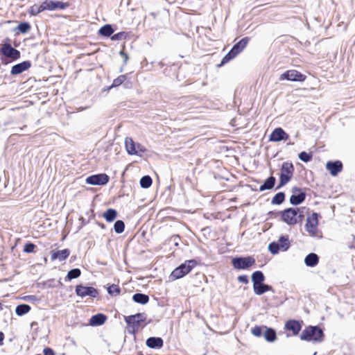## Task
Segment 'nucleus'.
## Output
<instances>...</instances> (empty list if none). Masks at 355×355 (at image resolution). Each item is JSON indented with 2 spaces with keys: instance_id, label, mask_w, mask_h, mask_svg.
<instances>
[{
  "instance_id": "8",
  "label": "nucleus",
  "mask_w": 355,
  "mask_h": 355,
  "mask_svg": "<svg viewBox=\"0 0 355 355\" xmlns=\"http://www.w3.org/2000/svg\"><path fill=\"white\" fill-rule=\"evenodd\" d=\"M1 51L4 56L12 60L19 59L21 55L19 51L13 48L10 44H3Z\"/></svg>"
},
{
  "instance_id": "7",
  "label": "nucleus",
  "mask_w": 355,
  "mask_h": 355,
  "mask_svg": "<svg viewBox=\"0 0 355 355\" xmlns=\"http://www.w3.org/2000/svg\"><path fill=\"white\" fill-rule=\"evenodd\" d=\"M76 293L78 296L81 297L89 296L94 298L98 295V292L95 288L92 286H85L81 284L76 286Z\"/></svg>"
},
{
  "instance_id": "14",
  "label": "nucleus",
  "mask_w": 355,
  "mask_h": 355,
  "mask_svg": "<svg viewBox=\"0 0 355 355\" xmlns=\"http://www.w3.org/2000/svg\"><path fill=\"white\" fill-rule=\"evenodd\" d=\"M31 67V62L29 60L24 61L21 63L12 66L10 73L13 76L20 74L28 70Z\"/></svg>"
},
{
  "instance_id": "31",
  "label": "nucleus",
  "mask_w": 355,
  "mask_h": 355,
  "mask_svg": "<svg viewBox=\"0 0 355 355\" xmlns=\"http://www.w3.org/2000/svg\"><path fill=\"white\" fill-rule=\"evenodd\" d=\"M31 310V306L28 304H22L18 305L15 309V313L17 315L21 316L27 313H28Z\"/></svg>"
},
{
  "instance_id": "47",
  "label": "nucleus",
  "mask_w": 355,
  "mask_h": 355,
  "mask_svg": "<svg viewBox=\"0 0 355 355\" xmlns=\"http://www.w3.org/2000/svg\"><path fill=\"white\" fill-rule=\"evenodd\" d=\"M141 324L144 322L146 319V315L144 313H137L135 315H132Z\"/></svg>"
},
{
  "instance_id": "4",
  "label": "nucleus",
  "mask_w": 355,
  "mask_h": 355,
  "mask_svg": "<svg viewBox=\"0 0 355 355\" xmlns=\"http://www.w3.org/2000/svg\"><path fill=\"white\" fill-rule=\"evenodd\" d=\"M293 173V164L291 162H284L281 168L279 184L276 189H279L286 184L292 179Z\"/></svg>"
},
{
  "instance_id": "33",
  "label": "nucleus",
  "mask_w": 355,
  "mask_h": 355,
  "mask_svg": "<svg viewBox=\"0 0 355 355\" xmlns=\"http://www.w3.org/2000/svg\"><path fill=\"white\" fill-rule=\"evenodd\" d=\"M277 243H279L281 250L283 251L287 250L290 247V242L288 236H280Z\"/></svg>"
},
{
  "instance_id": "19",
  "label": "nucleus",
  "mask_w": 355,
  "mask_h": 355,
  "mask_svg": "<svg viewBox=\"0 0 355 355\" xmlns=\"http://www.w3.org/2000/svg\"><path fill=\"white\" fill-rule=\"evenodd\" d=\"M250 39L248 37H243L239 42L235 44L232 49V53H234L235 55H237L239 53H241L245 47L247 46Z\"/></svg>"
},
{
  "instance_id": "36",
  "label": "nucleus",
  "mask_w": 355,
  "mask_h": 355,
  "mask_svg": "<svg viewBox=\"0 0 355 355\" xmlns=\"http://www.w3.org/2000/svg\"><path fill=\"white\" fill-rule=\"evenodd\" d=\"M285 200V194L284 192H279L275 194V196L272 199V204L273 205H280Z\"/></svg>"
},
{
  "instance_id": "29",
  "label": "nucleus",
  "mask_w": 355,
  "mask_h": 355,
  "mask_svg": "<svg viewBox=\"0 0 355 355\" xmlns=\"http://www.w3.org/2000/svg\"><path fill=\"white\" fill-rule=\"evenodd\" d=\"M266 331L264 332V338L268 342H273L276 340V332L272 328H267L266 327Z\"/></svg>"
},
{
  "instance_id": "2",
  "label": "nucleus",
  "mask_w": 355,
  "mask_h": 355,
  "mask_svg": "<svg viewBox=\"0 0 355 355\" xmlns=\"http://www.w3.org/2000/svg\"><path fill=\"white\" fill-rule=\"evenodd\" d=\"M300 338L303 340L321 342L324 338V333L318 326H309L302 331Z\"/></svg>"
},
{
  "instance_id": "16",
  "label": "nucleus",
  "mask_w": 355,
  "mask_h": 355,
  "mask_svg": "<svg viewBox=\"0 0 355 355\" xmlns=\"http://www.w3.org/2000/svg\"><path fill=\"white\" fill-rule=\"evenodd\" d=\"M51 260L58 259L60 261L66 260L70 254V250L64 249L62 250H53L51 252Z\"/></svg>"
},
{
  "instance_id": "28",
  "label": "nucleus",
  "mask_w": 355,
  "mask_h": 355,
  "mask_svg": "<svg viewBox=\"0 0 355 355\" xmlns=\"http://www.w3.org/2000/svg\"><path fill=\"white\" fill-rule=\"evenodd\" d=\"M113 33L114 29L110 24L103 26L98 31V34L105 37H110Z\"/></svg>"
},
{
  "instance_id": "43",
  "label": "nucleus",
  "mask_w": 355,
  "mask_h": 355,
  "mask_svg": "<svg viewBox=\"0 0 355 355\" xmlns=\"http://www.w3.org/2000/svg\"><path fill=\"white\" fill-rule=\"evenodd\" d=\"M236 55H234V53H232V51H230L227 55H225V56L223 58L219 66H221V65H223L225 64V63L228 62L229 61H230L232 59H233L234 58H235Z\"/></svg>"
},
{
  "instance_id": "39",
  "label": "nucleus",
  "mask_w": 355,
  "mask_h": 355,
  "mask_svg": "<svg viewBox=\"0 0 355 355\" xmlns=\"http://www.w3.org/2000/svg\"><path fill=\"white\" fill-rule=\"evenodd\" d=\"M127 78L126 75H121L113 80L111 87L121 85Z\"/></svg>"
},
{
  "instance_id": "21",
  "label": "nucleus",
  "mask_w": 355,
  "mask_h": 355,
  "mask_svg": "<svg viewBox=\"0 0 355 355\" xmlns=\"http://www.w3.org/2000/svg\"><path fill=\"white\" fill-rule=\"evenodd\" d=\"M107 320L105 315L103 313H98L93 316L89 320V324L92 326H99L105 323Z\"/></svg>"
},
{
  "instance_id": "41",
  "label": "nucleus",
  "mask_w": 355,
  "mask_h": 355,
  "mask_svg": "<svg viewBox=\"0 0 355 355\" xmlns=\"http://www.w3.org/2000/svg\"><path fill=\"white\" fill-rule=\"evenodd\" d=\"M120 288L115 284H112L107 288V292L111 295H117L120 293Z\"/></svg>"
},
{
  "instance_id": "30",
  "label": "nucleus",
  "mask_w": 355,
  "mask_h": 355,
  "mask_svg": "<svg viewBox=\"0 0 355 355\" xmlns=\"http://www.w3.org/2000/svg\"><path fill=\"white\" fill-rule=\"evenodd\" d=\"M117 216V212L114 209H108L103 214V217L107 222H112Z\"/></svg>"
},
{
  "instance_id": "9",
  "label": "nucleus",
  "mask_w": 355,
  "mask_h": 355,
  "mask_svg": "<svg viewBox=\"0 0 355 355\" xmlns=\"http://www.w3.org/2000/svg\"><path fill=\"white\" fill-rule=\"evenodd\" d=\"M110 178L105 173L90 175L87 178L86 183L92 185H104L109 182Z\"/></svg>"
},
{
  "instance_id": "40",
  "label": "nucleus",
  "mask_w": 355,
  "mask_h": 355,
  "mask_svg": "<svg viewBox=\"0 0 355 355\" xmlns=\"http://www.w3.org/2000/svg\"><path fill=\"white\" fill-rule=\"evenodd\" d=\"M298 157L299 159L304 162H309L312 159V155L305 151L301 152Z\"/></svg>"
},
{
  "instance_id": "46",
  "label": "nucleus",
  "mask_w": 355,
  "mask_h": 355,
  "mask_svg": "<svg viewBox=\"0 0 355 355\" xmlns=\"http://www.w3.org/2000/svg\"><path fill=\"white\" fill-rule=\"evenodd\" d=\"M252 334L255 336H261L262 334V329L260 327L256 326L251 330Z\"/></svg>"
},
{
  "instance_id": "15",
  "label": "nucleus",
  "mask_w": 355,
  "mask_h": 355,
  "mask_svg": "<svg viewBox=\"0 0 355 355\" xmlns=\"http://www.w3.org/2000/svg\"><path fill=\"white\" fill-rule=\"evenodd\" d=\"M326 168L330 172L332 176H336L343 169V164L340 161H329L326 164Z\"/></svg>"
},
{
  "instance_id": "6",
  "label": "nucleus",
  "mask_w": 355,
  "mask_h": 355,
  "mask_svg": "<svg viewBox=\"0 0 355 355\" xmlns=\"http://www.w3.org/2000/svg\"><path fill=\"white\" fill-rule=\"evenodd\" d=\"M306 76L304 74H302L300 71L291 69L285 71L282 73L280 77V80H288L291 81H296V82H303L305 80Z\"/></svg>"
},
{
  "instance_id": "32",
  "label": "nucleus",
  "mask_w": 355,
  "mask_h": 355,
  "mask_svg": "<svg viewBox=\"0 0 355 355\" xmlns=\"http://www.w3.org/2000/svg\"><path fill=\"white\" fill-rule=\"evenodd\" d=\"M46 10L44 1L40 5L35 4L30 8L29 13L31 15H37L41 12Z\"/></svg>"
},
{
  "instance_id": "13",
  "label": "nucleus",
  "mask_w": 355,
  "mask_h": 355,
  "mask_svg": "<svg viewBox=\"0 0 355 355\" xmlns=\"http://www.w3.org/2000/svg\"><path fill=\"white\" fill-rule=\"evenodd\" d=\"M289 135L282 128H275L269 137V140L272 141H280L282 140H287Z\"/></svg>"
},
{
  "instance_id": "35",
  "label": "nucleus",
  "mask_w": 355,
  "mask_h": 355,
  "mask_svg": "<svg viewBox=\"0 0 355 355\" xmlns=\"http://www.w3.org/2000/svg\"><path fill=\"white\" fill-rule=\"evenodd\" d=\"M152 182V178L149 175H144L140 180V185L144 189L149 188Z\"/></svg>"
},
{
  "instance_id": "42",
  "label": "nucleus",
  "mask_w": 355,
  "mask_h": 355,
  "mask_svg": "<svg viewBox=\"0 0 355 355\" xmlns=\"http://www.w3.org/2000/svg\"><path fill=\"white\" fill-rule=\"evenodd\" d=\"M17 29L22 33H26L31 29V26L28 22H21L18 26Z\"/></svg>"
},
{
  "instance_id": "54",
  "label": "nucleus",
  "mask_w": 355,
  "mask_h": 355,
  "mask_svg": "<svg viewBox=\"0 0 355 355\" xmlns=\"http://www.w3.org/2000/svg\"><path fill=\"white\" fill-rule=\"evenodd\" d=\"M27 297L30 298V300H32V298H35V297L34 295H30L28 296Z\"/></svg>"
},
{
  "instance_id": "24",
  "label": "nucleus",
  "mask_w": 355,
  "mask_h": 355,
  "mask_svg": "<svg viewBox=\"0 0 355 355\" xmlns=\"http://www.w3.org/2000/svg\"><path fill=\"white\" fill-rule=\"evenodd\" d=\"M276 179L272 175L270 176L268 179H266L264 183L260 186L259 191H263L265 190L272 189L275 184Z\"/></svg>"
},
{
  "instance_id": "45",
  "label": "nucleus",
  "mask_w": 355,
  "mask_h": 355,
  "mask_svg": "<svg viewBox=\"0 0 355 355\" xmlns=\"http://www.w3.org/2000/svg\"><path fill=\"white\" fill-rule=\"evenodd\" d=\"M35 247V245L32 243H26L24 247V252L26 253L33 252Z\"/></svg>"
},
{
  "instance_id": "56",
  "label": "nucleus",
  "mask_w": 355,
  "mask_h": 355,
  "mask_svg": "<svg viewBox=\"0 0 355 355\" xmlns=\"http://www.w3.org/2000/svg\"><path fill=\"white\" fill-rule=\"evenodd\" d=\"M137 355H144L142 352H139Z\"/></svg>"
},
{
  "instance_id": "27",
  "label": "nucleus",
  "mask_w": 355,
  "mask_h": 355,
  "mask_svg": "<svg viewBox=\"0 0 355 355\" xmlns=\"http://www.w3.org/2000/svg\"><path fill=\"white\" fill-rule=\"evenodd\" d=\"M132 300L134 302L141 304H146L149 301V297L148 295L143 293H135L132 296Z\"/></svg>"
},
{
  "instance_id": "26",
  "label": "nucleus",
  "mask_w": 355,
  "mask_h": 355,
  "mask_svg": "<svg viewBox=\"0 0 355 355\" xmlns=\"http://www.w3.org/2000/svg\"><path fill=\"white\" fill-rule=\"evenodd\" d=\"M265 280V277L261 271L257 270L252 273V281L253 282V287L261 284Z\"/></svg>"
},
{
  "instance_id": "51",
  "label": "nucleus",
  "mask_w": 355,
  "mask_h": 355,
  "mask_svg": "<svg viewBox=\"0 0 355 355\" xmlns=\"http://www.w3.org/2000/svg\"><path fill=\"white\" fill-rule=\"evenodd\" d=\"M136 148L137 150H139V153H145L146 151V148L139 144L136 145Z\"/></svg>"
},
{
  "instance_id": "12",
  "label": "nucleus",
  "mask_w": 355,
  "mask_h": 355,
  "mask_svg": "<svg viewBox=\"0 0 355 355\" xmlns=\"http://www.w3.org/2000/svg\"><path fill=\"white\" fill-rule=\"evenodd\" d=\"M44 3L46 10H64L69 6V3L53 0H45Z\"/></svg>"
},
{
  "instance_id": "44",
  "label": "nucleus",
  "mask_w": 355,
  "mask_h": 355,
  "mask_svg": "<svg viewBox=\"0 0 355 355\" xmlns=\"http://www.w3.org/2000/svg\"><path fill=\"white\" fill-rule=\"evenodd\" d=\"M126 35H127V33L125 32H119L116 34L113 35L111 37V40L113 41L121 40L124 39L126 37Z\"/></svg>"
},
{
  "instance_id": "22",
  "label": "nucleus",
  "mask_w": 355,
  "mask_h": 355,
  "mask_svg": "<svg viewBox=\"0 0 355 355\" xmlns=\"http://www.w3.org/2000/svg\"><path fill=\"white\" fill-rule=\"evenodd\" d=\"M125 148L130 155H138L139 150H137L136 144L132 138L126 137L125 140Z\"/></svg>"
},
{
  "instance_id": "48",
  "label": "nucleus",
  "mask_w": 355,
  "mask_h": 355,
  "mask_svg": "<svg viewBox=\"0 0 355 355\" xmlns=\"http://www.w3.org/2000/svg\"><path fill=\"white\" fill-rule=\"evenodd\" d=\"M238 281L243 284H248V277L247 275H240L238 277Z\"/></svg>"
},
{
  "instance_id": "25",
  "label": "nucleus",
  "mask_w": 355,
  "mask_h": 355,
  "mask_svg": "<svg viewBox=\"0 0 355 355\" xmlns=\"http://www.w3.org/2000/svg\"><path fill=\"white\" fill-rule=\"evenodd\" d=\"M253 290L256 295H261L267 291H272V288L271 286L261 283L254 286Z\"/></svg>"
},
{
  "instance_id": "49",
  "label": "nucleus",
  "mask_w": 355,
  "mask_h": 355,
  "mask_svg": "<svg viewBox=\"0 0 355 355\" xmlns=\"http://www.w3.org/2000/svg\"><path fill=\"white\" fill-rule=\"evenodd\" d=\"M44 355H55L53 350L49 347H46L44 349Z\"/></svg>"
},
{
  "instance_id": "53",
  "label": "nucleus",
  "mask_w": 355,
  "mask_h": 355,
  "mask_svg": "<svg viewBox=\"0 0 355 355\" xmlns=\"http://www.w3.org/2000/svg\"><path fill=\"white\" fill-rule=\"evenodd\" d=\"M150 15L153 17V18H155L156 17V14L155 12H151L150 13Z\"/></svg>"
},
{
  "instance_id": "11",
  "label": "nucleus",
  "mask_w": 355,
  "mask_h": 355,
  "mask_svg": "<svg viewBox=\"0 0 355 355\" xmlns=\"http://www.w3.org/2000/svg\"><path fill=\"white\" fill-rule=\"evenodd\" d=\"M293 194L290 197V202L293 205H298L304 201L306 193L302 191L300 188H293Z\"/></svg>"
},
{
  "instance_id": "34",
  "label": "nucleus",
  "mask_w": 355,
  "mask_h": 355,
  "mask_svg": "<svg viewBox=\"0 0 355 355\" xmlns=\"http://www.w3.org/2000/svg\"><path fill=\"white\" fill-rule=\"evenodd\" d=\"M81 271L79 268H73L69 270L67 273L66 279L69 281L78 278L80 276Z\"/></svg>"
},
{
  "instance_id": "17",
  "label": "nucleus",
  "mask_w": 355,
  "mask_h": 355,
  "mask_svg": "<svg viewBox=\"0 0 355 355\" xmlns=\"http://www.w3.org/2000/svg\"><path fill=\"white\" fill-rule=\"evenodd\" d=\"M125 321L130 328L129 332L132 334H135L141 325L138 320H137L133 315L125 317Z\"/></svg>"
},
{
  "instance_id": "5",
  "label": "nucleus",
  "mask_w": 355,
  "mask_h": 355,
  "mask_svg": "<svg viewBox=\"0 0 355 355\" xmlns=\"http://www.w3.org/2000/svg\"><path fill=\"white\" fill-rule=\"evenodd\" d=\"M255 263V259L252 257H235L232 260V263L236 269H247Z\"/></svg>"
},
{
  "instance_id": "18",
  "label": "nucleus",
  "mask_w": 355,
  "mask_h": 355,
  "mask_svg": "<svg viewBox=\"0 0 355 355\" xmlns=\"http://www.w3.org/2000/svg\"><path fill=\"white\" fill-rule=\"evenodd\" d=\"M146 345L152 349H160L163 347L164 341L160 337H150L146 341Z\"/></svg>"
},
{
  "instance_id": "37",
  "label": "nucleus",
  "mask_w": 355,
  "mask_h": 355,
  "mask_svg": "<svg viewBox=\"0 0 355 355\" xmlns=\"http://www.w3.org/2000/svg\"><path fill=\"white\" fill-rule=\"evenodd\" d=\"M125 229V223L121 220H116L114 224V230L116 234H121Z\"/></svg>"
},
{
  "instance_id": "3",
  "label": "nucleus",
  "mask_w": 355,
  "mask_h": 355,
  "mask_svg": "<svg viewBox=\"0 0 355 355\" xmlns=\"http://www.w3.org/2000/svg\"><path fill=\"white\" fill-rule=\"evenodd\" d=\"M196 264L197 262L194 259L187 260L172 271L170 278L173 280H175L183 277L188 274Z\"/></svg>"
},
{
  "instance_id": "10",
  "label": "nucleus",
  "mask_w": 355,
  "mask_h": 355,
  "mask_svg": "<svg viewBox=\"0 0 355 355\" xmlns=\"http://www.w3.org/2000/svg\"><path fill=\"white\" fill-rule=\"evenodd\" d=\"M318 224V214L313 213L311 216H309L306 223V230L311 235L314 236L317 232V227Z\"/></svg>"
},
{
  "instance_id": "52",
  "label": "nucleus",
  "mask_w": 355,
  "mask_h": 355,
  "mask_svg": "<svg viewBox=\"0 0 355 355\" xmlns=\"http://www.w3.org/2000/svg\"><path fill=\"white\" fill-rule=\"evenodd\" d=\"M3 339H4V334L3 332L0 331V345H3Z\"/></svg>"
},
{
  "instance_id": "55",
  "label": "nucleus",
  "mask_w": 355,
  "mask_h": 355,
  "mask_svg": "<svg viewBox=\"0 0 355 355\" xmlns=\"http://www.w3.org/2000/svg\"><path fill=\"white\" fill-rule=\"evenodd\" d=\"M27 297L30 298V300H32V298H35V297L34 295H30L28 296Z\"/></svg>"
},
{
  "instance_id": "50",
  "label": "nucleus",
  "mask_w": 355,
  "mask_h": 355,
  "mask_svg": "<svg viewBox=\"0 0 355 355\" xmlns=\"http://www.w3.org/2000/svg\"><path fill=\"white\" fill-rule=\"evenodd\" d=\"M120 55L123 57V62H124V64H126L127 62H128V55L126 53H125L123 51H120Z\"/></svg>"
},
{
  "instance_id": "20",
  "label": "nucleus",
  "mask_w": 355,
  "mask_h": 355,
  "mask_svg": "<svg viewBox=\"0 0 355 355\" xmlns=\"http://www.w3.org/2000/svg\"><path fill=\"white\" fill-rule=\"evenodd\" d=\"M285 328L287 330L292 331L294 335H297L300 332L302 327L298 321L295 320H291L286 322Z\"/></svg>"
},
{
  "instance_id": "1",
  "label": "nucleus",
  "mask_w": 355,
  "mask_h": 355,
  "mask_svg": "<svg viewBox=\"0 0 355 355\" xmlns=\"http://www.w3.org/2000/svg\"><path fill=\"white\" fill-rule=\"evenodd\" d=\"M282 220L289 225H294L302 220L304 215L299 208H288L280 212Z\"/></svg>"
},
{
  "instance_id": "38",
  "label": "nucleus",
  "mask_w": 355,
  "mask_h": 355,
  "mask_svg": "<svg viewBox=\"0 0 355 355\" xmlns=\"http://www.w3.org/2000/svg\"><path fill=\"white\" fill-rule=\"evenodd\" d=\"M280 250H281V247L279 246V243L272 242L268 245V250L272 254H277Z\"/></svg>"
},
{
  "instance_id": "23",
  "label": "nucleus",
  "mask_w": 355,
  "mask_h": 355,
  "mask_svg": "<svg viewBox=\"0 0 355 355\" xmlns=\"http://www.w3.org/2000/svg\"><path fill=\"white\" fill-rule=\"evenodd\" d=\"M319 261L318 256L315 253H310L306 256L304 259V263L306 266L314 267Z\"/></svg>"
}]
</instances>
